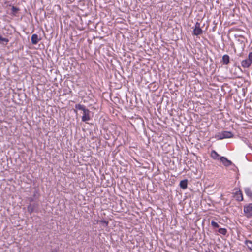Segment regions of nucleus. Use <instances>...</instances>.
Masks as SVG:
<instances>
[{
  "mask_svg": "<svg viewBox=\"0 0 252 252\" xmlns=\"http://www.w3.org/2000/svg\"><path fill=\"white\" fill-rule=\"evenodd\" d=\"M218 232L223 235H225L227 233V230L225 228H220L218 230Z\"/></svg>",
  "mask_w": 252,
  "mask_h": 252,
  "instance_id": "16",
  "label": "nucleus"
},
{
  "mask_svg": "<svg viewBox=\"0 0 252 252\" xmlns=\"http://www.w3.org/2000/svg\"><path fill=\"white\" fill-rule=\"evenodd\" d=\"M192 28L193 29L192 33L193 35L198 36L201 35L203 32V31L200 27V24L199 22H196L195 24L194 27Z\"/></svg>",
  "mask_w": 252,
  "mask_h": 252,
  "instance_id": "4",
  "label": "nucleus"
},
{
  "mask_svg": "<svg viewBox=\"0 0 252 252\" xmlns=\"http://www.w3.org/2000/svg\"><path fill=\"white\" fill-rule=\"evenodd\" d=\"M245 243L247 246L248 248L250 250L252 251V241L246 240Z\"/></svg>",
  "mask_w": 252,
  "mask_h": 252,
  "instance_id": "15",
  "label": "nucleus"
},
{
  "mask_svg": "<svg viewBox=\"0 0 252 252\" xmlns=\"http://www.w3.org/2000/svg\"><path fill=\"white\" fill-rule=\"evenodd\" d=\"M205 252H210V251H206Z\"/></svg>",
  "mask_w": 252,
  "mask_h": 252,
  "instance_id": "23",
  "label": "nucleus"
},
{
  "mask_svg": "<svg viewBox=\"0 0 252 252\" xmlns=\"http://www.w3.org/2000/svg\"><path fill=\"white\" fill-rule=\"evenodd\" d=\"M235 197L236 198V200L238 201H242L243 200V197L242 192L241 190H239L236 191L235 193Z\"/></svg>",
  "mask_w": 252,
  "mask_h": 252,
  "instance_id": "7",
  "label": "nucleus"
},
{
  "mask_svg": "<svg viewBox=\"0 0 252 252\" xmlns=\"http://www.w3.org/2000/svg\"><path fill=\"white\" fill-rule=\"evenodd\" d=\"M251 64L252 63L250 62L248 58L244 60L241 62V65L243 68H245L249 67Z\"/></svg>",
  "mask_w": 252,
  "mask_h": 252,
  "instance_id": "6",
  "label": "nucleus"
},
{
  "mask_svg": "<svg viewBox=\"0 0 252 252\" xmlns=\"http://www.w3.org/2000/svg\"><path fill=\"white\" fill-rule=\"evenodd\" d=\"M34 209H35V205L30 204V205H28V208H27L28 212L29 213H30V214H31L33 212Z\"/></svg>",
  "mask_w": 252,
  "mask_h": 252,
  "instance_id": "13",
  "label": "nucleus"
},
{
  "mask_svg": "<svg viewBox=\"0 0 252 252\" xmlns=\"http://www.w3.org/2000/svg\"><path fill=\"white\" fill-rule=\"evenodd\" d=\"M233 136V134L230 131H222L218 133L216 135L215 138L217 140H221L224 138H229L232 137Z\"/></svg>",
  "mask_w": 252,
  "mask_h": 252,
  "instance_id": "2",
  "label": "nucleus"
},
{
  "mask_svg": "<svg viewBox=\"0 0 252 252\" xmlns=\"http://www.w3.org/2000/svg\"><path fill=\"white\" fill-rule=\"evenodd\" d=\"M101 223H103L104 224H105V226H107L108 225V222L107 221H106V220H100V221Z\"/></svg>",
  "mask_w": 252,
  "mask_h": 252,
  "instance_id": "20",
  "label": "nucleus"
},
{
  "mask_svg": "<svg viewBox=\"0 0 252 252\" xmlns=\"http://www.w3.org/2000/svg\"><path fill=\"white\" fill-rule=\"evenodd\" d=\"M211 225L213 227H215V228L219 227V224L216 222H215L214 221H211Z\"/></svg>",
  "mask_w": 252,
  "mask_h": 252,
  "instance_id": "18",
  "label": "nucleus"
},
{
  "mask_svg": "<svg viewBox=\"0 0 252 252\" xmlns=\"http://www.w3.org/2000/svg\"><path fill=\"white\" fill-rule=\"evenodd\" d=\"M245 216L248 218L252 216V203H249L244 206Z\"/></svg>",
  "mask_w": 252,
  "mask_h": 252,
  "instance_id": "3",
  "label": "nucleus"
},
{
  "mask_svg": "<svg viewBox=\"0 0 252 252\" xmlns=\"http://www.w3.org/2000/svg\"><path fill=\"white\" fill-rule=\"evenodd\" d=\"M211 157L215 160H219L220 158V155L215 151L212 150L211 153Z\"/></svg>",
  "mask_w": 252,
  "mask_h": 252,
  "instance_id": "10",
  "label": "nucleus"
},
{
  "mask_svg": "<svg viewBox=\"0 0 252 252\" xmlns=\"http://www.w3.org/2000/svg\"><path fill=\"white\" fill-rule=\"evenodd\" d=\"M222 62L224 64H228L229 63V57L228 55H224L222 57Z\"/></svg>",
  "mask_w": 252,
  "mask_h": 252,
  "instance_id": "11",
  "label": "nucleus"
},
{
  "mask_svg": "<svg viewBox=\"0 0 252 252\" xmlns=\"http://www.w3.org/2000/svg\"><path fill=\"white\" fill-rule=\"evenodd\" d=\"M244 191L246 194L250 198H252V191L249 188H245L244 189Z\"/></svg>",
  "mask_w": 252,
  "mask_h": 252,
  "instance_id": "12",
  "label": "nucleus"
},
{
  "mask_svg": "<svg viewBox=\"0 0 252 252\" xmlns=\"http://www.w3.org/2000/svg\"><path fill=\"white\" fill-rule=\"evenodd\" d=\"M12 10L13 11L16 12V11H17L18 9L16 7H15L14 6H13L12 8Z\"/></svg>",
  "mask_w": 252,
  "mask_h": 252,
  "instance_id": "21",
  "label": "nucleus"
},
{
  "mask_svg": "<svg viewBox=\"0 0 252 252\" xmlns=\"http://www.w3.org/2000/svg\"><path fill=\"white\" fill-rule=\"evenodd\" d=\"M39 39L36 34H33L31 38V41L32 44L35 45L39 42Z\"/></svg>",
  "mask_w": 252,
  "mask_h": 252,
  "instance_id": "8",
  "label": "nucleus"
},
{
  "mask_svg": "<svg viewBox=\"0 0 252 252\" xmlns=\"http://www.w3.org/2000/svg\"><path fill=\"white\" fill-rule=\"evenodd\" d=\"M187 185L188 180L187 179L182 180L179 184L180 187L183 189H185L187 188Z\"/></svg>",
  "mask_w": 252,
  "mask_h": 252,
  "instance_id": "9",
  "label": "nucleus"
},
{
  "mask_svg": "<svg viewBox=\"0 0 252 252\" xmlns=\"http://www.w3.org/2000/svg\"><path fill=\"white\" fill-rule=\"evenodd\" d=\"M9 42V40L7 38H4L0 35V44H2L3 42L7 43Z\"/></svg>",
  "mask_w": 252,
  "mask_h": 252,
  "instance_id": "17",
  "label": "nucleus"
},
{
  "mask_svg": "<svg viewBox=\"0 0 252 252\" xmlns=\"http://www.w3.org/2000/svg\"><path fill=\"white\" fill-rule=\"evenodd\" d=\"M51 252H57V251H53Z\"/></svg>",
  "mask_w": 252,
  "mask_h": 252,
  "instance_id": "22",
  "label": "nucleus"
},
{
  "mask_svg": "<svg viewBox=\"0 0 252 252\" xmlns=\"http://www.w3.org/2000/svg\"><path fill=\"white\" fill-rule=\"evenodd\" d=\"M248 59L250 62L252 63V52L249 53L248 55Z\"/></svg>",
  "mask_w": 252,
  "mask_h": 252,
  "instance_id": "19",
  "label": "nucleus"
},
{
  "mask_svg": "<svg viewBox=\"0 0 252 252\" xmlns=\"http://www.w3.org/2000/svg\"><path fill=\"white\" fill-rule=\"evenodd\" d=\"M75 108L76 109L74 111L76 113L77 112L76 109L83 111V116L82 117V121L83 122H86L89 121L91 119V111L88 109L86 108L85 106L80 104H77L75 105Z\"/></svg>",
  "mask_w": 252,
  "mask_h": 252,
  "instance_id": "1",
  "label": "nucleus"
},
{
  "mask_svg": "<svg viewBox=\"0 0 252 252\" xmlns=\"http://www.w3.org/2000/svg\"><path fill=\"white\" fill-rule=\"evenodd\" d=\"M245 38L243 35H239L238 36V38L237 39V41L239 42L241 44L243 45V46H245Z\"/></svg>",
  "mask_w": 252,
  "mask_h": 252,
  "instance_id": "14",
  "label": "nucleus"
},
{
  "mask_svg": "<svg viewBox=\"0 0 252 252\" xmlns=\"http://www.w3.org/2000/svg\"><path fill=\"white\" fill-rule=\"evenodd\" d=\"M220 160L225 166L228 167L233 164L230 160H228L224 157H220Z\"/></svg>",
  "mask_w": 252,
  "mask_h": 252,
  "instance_id": "5",
  "label": "nucleus"
}]
</instances>
